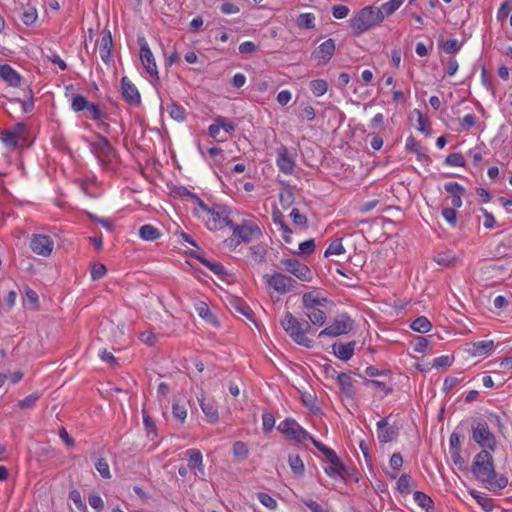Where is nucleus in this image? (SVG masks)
I'll return each instance as SVG.
<instances>
[{"mask_svg": "<svg viewBox=\"0 0 512 512\" xmlns=\"http://www.w3.org/2000/svg\"><path fill=\"white\" fill-rule=\"evenodd\" d=\"M346 252L343 244H342V239L341 238H338V239H335L334 241H332L328 248L326 249L325 253H324V256L326 258L330 257V256H333V255H342Z\"/></svg>", "mask_w": 512, "mask_h": 512, "instance_id": "obj_39", "label": "nucleus"}, {"mask_svg": "<svg viewBox=\"0 0 512 512\" xmlns=\"http://www.w3.org/2000/svg\"><path fill=\"white\" fill-rule=\"evenodd\" d=\"M53 247L54 241L50 236L36 233L31 235L30 248L35 254L48 257L51 255Z\"/></svg>", "mask_w": 512, "mask_h": 512, "instance_id": "obj_13", "label": "nucleus"}, {"mask_svg": "<svg viewBox=\"0 0 512 512\" xmlns=\"http://www.w3.org/2000/svg\"><path fill=\"white\" fill-rule=\"evenodd\" d=\"M159 230L151 224H145L139 229V236L145 241H154L160 237Z\"/></svg>", "mask_w": 512, "mask_h": 512, "instance_id": "obj_31", "label": "nucleus"}, {"mask_svg": "<svg viewBox=\"0 0 512 512\" xmlns=\"http://www.w3.org/2000/svg\"><path fill=\"white\" fill-rule=\"evenodd\" d=\"M200 407L211 423H216L219 420L218 409L213 400H206L205 398L199 399Z\"/></svg>", "mask_w": 512, "mask_h": 512, "instance_id": "obj_25", "label": "nucleus"}, {"mask_svg": "<svg viewBox=\"0 0 512 512\" xmlns=\"http://www.w3.org/2000/svg\"><path fill=\"white\" fill-rule=\"evenodd\" d=\"M476 124V117L474 114H467L460 120L459 131H468Z\"/></svg>", "mask_w": 512, "mask_h": 512, "instance_id": "obj_58", "label": "nucleus"}, {"mask_svg": "<svg viewBox=\"0 0 512 512\" xmlns=\"http://www.w3.org/2000/svg\"><path fill=\"white\" fill-rule=\"evenodd\" d=\"M288 464L295 475L302 476L304 474L305 466L298 454H290L288 457Z\"/></svg>", "mask_w": 512, "mask_h": 512, "instance_id": "obj_32", "label": "nucleus"}, {"mask_svg": "<svg viewBox=\"0 0 512 512\" xmlns=\"http://www.w3.org/2000/svg\"><path fill=\"white\" fill-rule=\"evenodd\" d=\"M354 327V320L347 314H338L333 322L320 331L318 337H338L348 334Z\"/></svg>", "mask_w": 512, "mask_h": 512, "instance_id": "obj_7", "label": "nucleus"}, {"mask_svg": "<svg viewBox=\"0 0 512 512\" xmlns=\"http://www.w3.org/2000/svg\"><path fill=\"white\" fill-rule=\"evenodd\" d=\"M337 383L340 387L341 392L348 398H353L356 394L354 381L352 377L347 373L337 374Z\"/></svg>", "mask_w": 512, "mask_h": 512, "instance_id": "obj_23", "label": "nucleus"}, {"mask_svg": "<svg viewBox=\"0 0 512 512\" xmlns=\"http://www.w3.org/2000/svg\"><path fill=\"white\" fill-rule=\"evenodd\" d=\"M405 148L407 151L415 153L419 160L427 157L420 142L413 136L407 138Z\"/></svg>", "mask_w": 512, "mask_h": 512, "instance_id": "obj_34", "label": "nucleus"}, {"mask_svg": "<svg viewBox=\"0 0 512 512\" xmlns=\"http://www.w3.org/2000/svg\"><path fill=\"white\" fill-rule=\"evenodd\" d=\"M299 251L296 252L299 255H310L315 250V241L314 239H308L299 244Z\"/></svg>", "mask_w": 512, "mask_h": 512, "instance_id": "obj_56", "label": "nucleus"}, {"mask_svg": "<svg viewBox=\"0 0 512 512\" xmlns=\"http://www.w3.org/2000/svg\"><path fill=\"white\" fill-rule=\"evenodd\" d=\"M356 342L350 341L347 343H334L332 346L334 355L342 360L348 361L352 358L355 351Z\"/></svg>", "mask_w": 512, "mask_h": 512, "instance_id": "obj_21", "label": "nucleus"}, {"mask_svg": "<svg viewBox=\"0 0 512 512\" xmlns=\"http://www.w3.org/2000/svg\"><path fill=\"white\" fill-rule=\"evenodd\" d=\"M188 457V467L197 469L202 475L204 474L203 456L198 449H189L186 451Z\"/></svg>", "mask_w": 512, "mask_h": 512, "instance_id": "obj_26", "label": "nucleus"}, {"mask_svg": "<svg viewBox=\"0 0 512 512\" xmlns=\"http://www.w3.org/2000/svg\"><path fill=\"white\" fill-rule=\"evenodd\" d=\"M414 501L423 509H425L427 512H429L430 509H433L434 503L431 497H429L427 494L421 491L414 492L413 495Z\"/></svg>", "mask_w": 512, "mask_h": 512, "instance_id": "obj_35", "label": "nucleus"}, {"mask_svg": "<svg viewBox=\"0 0 512 512\" xmlns=\"http://www.w3.org/2000/svg\"><path fill=\"white\" fill-rule=\"evenodd\" d=\"M99 46V54L102 61L106 64H110L113 62L112 58V47L113 40L110 30L104 29L101 34V39L98 43Z\"/></svg>", "mask_w": 512, "mask_h": 512, "instance_id": "obj_17", "label": "nucleus"}, {"mask_svg": "<svg viewBox=\"0 0 512 512\" xmlns=\"http://www.w3.org/2000/svg\"><path fill=\"white\" fill-rule=\"evenodd\" d=\"M278 430L287 438L299 443H304L306 441L312 442V439H315L294 419H285L284 421L280 422L278 425Z\"/></svg>", "mask_w": 512, "mask_h": 512, "instance_id": "obj_8", "label": "nucleus"}, {"mask_svg": "<svg viewBox=\"0 0 512 512\" xmlns=\"http://www.w3.org/2000/svg\"><path fill=\"white\" fill-rule=\"evenodd\" d=\"M40 398V395L38 393H32L25 397L24 399L20 400L17 403V406L21 409H30L32 408L37 400Z\"/></svg>", "mask_w": 512, "mask_h": 512, "instance_id": "obj_54", "label": "nucleus"}, {"mask_svg": "<svg viewBox=\"0 0 512 512\" xmlns=\"http://www.w3.org/2000/svg\"><path fill=\"white\" fill-rule=\"evenodd\" d=\"M511 10H512V2L511 1H505L504 3L501 4L500 8L498 9L497 19L499 21L505 20L507 18V16L509 15Z\"/></svg>", "mask_w": 512, "mask_h": 512, "instance_id": "obj_60", "label": "nucleus"}, {"mask_svg": "<svg viewBox=\"0 0 512 512\" xmlns=\"http://www.w3.org/2000/svg\"><path fill=\"white\" fill-rule=\"evenodd\" d=\"M445 163L453 167H464L465 159L461 153H451L446 157Z\"/></svg>", "mask_w": 512, "mask_h": 512, "instance_id": "obj_50", "label": "nucleus"}, {"mask_svg": "<svg viewBox=\"0 0 512 512\" xmlns=\"http://www.w3.org/2000/svg\"><path fill=\"white\" fill-rule=\"evenodd\" d=\"M276 164L284 174H291L294 171L296 166L294 158L284 145L276 149Z\"/></svg>", "mask_w": 512, "mask_h": 512, "instance_id": "obj_15", "label": "nucleus"}, {"mask_svg": "<svg viewBox=\"0 0 512 512\" xmlns=\"http://www.w3.org/2000/svg\"><path fill=\"white\" fill-rule=\"evenodd\" d=\"M263 278L266 284L279 294H286L292 291L296 285V281L293 278L280 272L265 274Z\"/></svg>", "mask_w": 512, "mask_h": 512, "instance_id": "obj_10", "label": "nucleus"}, {"mask_svg": "<svg viewBox=\"0 0 512 512\" xmlns=\"http://www.w3.org/2000/svg\"><path fill=\"white\" fill-rule=\"evenodd\" d=\"M327 302L326 298H320L312 292L305 293L302 296L304 310L321 307Z\"/></svg>", "mask_w": 512, "mask_h": 512, "instance_id": "obj_28", "label": "nucleus"}, {"mask_svg": "<svg viewBox=\"0 0 512 512\" xmlns=\"http://www.w3.org/2000/svg\"><path fill=\"white\" fill-rule=\"evenodd\" d=\"M334 52L335 42L330 38L317 47V49L313 52V57L317 59L319 63L326 64L330 61Z\"/></svg>", "mask_w": 512, "mask_h": 512, "instance_id": "obj_19", "label": "nucleus"}, {"mask_svg": "<svg viewBox=\"0 0 512 512\" xmlns=\"http://www.w3.org/2000/svg\"><path fill=\"white\" fill-rule=\"evenodd\" d=\"M310 89L315 96L319 97L327 92L328 83L323 79H316L310 82Z\"/></svg>", "mask_w": 512, "mask_h": 512, "instance_id": "obj_42", "label": "nucleus"}, {"mask_svg": "<svg viewBox=\"0 0 512 512\" xmlns=\"http://www.w3.org/2000/svg\"><path fill=\"white\" fill-rule=\"evenodd\" d=\"M462 381V378L449 376L444 379L443 383V391L445 393H449L454 387H456L460 382Z\"/></svg>", "mask_w": 512, "mask_h": 512, "instance_id": "obj_62", "label": "nucleus"}, {"mask_svg": "<svg viewBox=\"0 0 512 512\" xmlns=\"http://www.w3.org/2000/svg\"><path fill=\"white\" fill-rule=\"evenodd\" d=\"M462 44L459 43L456 39H449L443 44V51L447 54H455L457 53Z\"/></svg>", "mask_w": 512, "mask_h": 512, "instance_id": "obj_57", "label": "nucleus"}, {"mask_svg": "<svg viewBox=\"0 0 512 512\" xmlns=\"http://www.w3.org/2000/svg\"><path fill=\"white\" fill-rule=\"evenodd\" d=\"M494 348L493 340H482L468 345L467 352L473 357L488 355Z\"/></svg>", "mask_w": 512, "mask_h": 512, "instance_id": "obj_20", "label": "nucleus"}, {"mask_svg": "<svg viewBox=\"0 0 512 512\" xmlns=\"http://www.w3.org/2000/svg\"><path fill=\"white\" fill-rule=\"evenodd\" d=\"M257 499L259 502L264 505L265 507L274 510L277 507V501L271 497L269 494L260 492L257 494Z\"/></svg>", "mask_w": 512, "mask_h": 512, "instance_id": "obj_53", "label": "nucleus"}, {"mask_svg": "<svg viewBox=\"0 0 512 512\" xmlns=\"http://www.w3.org/2000/svg\"><path fill=\"white\" fill-rule=\"evenodd\" d=\"M231 305L236 312H238L241 315L245 316L246 318L252 320L253 311L246 303H244L240 299H234L231 302Z\"/></svg>", "mask_w": 512, "mask_h": 512, "instance_id": "obj_40", "label": "nucleus"}, {"mask_svg": "<svg viewBox=\"0 0 512 512\" xmlns=\"http://www.w3.org/2000/svg\"><path fill=\"white\" fill-rule=\"evenodd\" d=\"M429 344H430V340L428 338L422 337V336H417L412 342L414 351L418 352V353L426 352V350L429 347Z\"/></svg>", "mask_w": 512, "mask_h": 512, "instance_id": "obj_51", "label": "nucleus"}, {"mask_svg": "<svg viewBox=\"0 0 512 512\" xmlns=\"http://www.w3.org/2000/svg\"><path fill=\"white\" fill-rule=\"evenodd\" d=\"M202 264L210 269L215 275L224 278L228 273L226 271V268L218 263V262H211L210 260H202Z\"/></svg>", "mask_w": 512, "mask_h": 512, "instance_id": "obj_46", "label": "nucleus"}, {"mask_svg": "<svg viewBox=\"0 0 512 512\" xmlns=\"http://www.w3.org/2000/svg\"><path fill=\"white\" fill-rule=\"evenodd\" d=\"M446 192L452 195L451 205L454 208L462 206V197L465 194V188L457 182H447L444 185Z\"/></svg>", "mask_w": 512, "mask_h": 512, "instance_id": "obj_22", "label": "nucleus"}, {"mask_svg": "<svg viewBox=\"0 0 512 512\" xmlns=\"http://www.w3.org/2000/svg\"><path fill=\"white\" fill-rule=\"evenodd\" d=\"M315 16L312 13H302L297 17V25L303 29L314 27Z\"/></svg>", "mask_w": 512, "mask_h": 512, "instance_id": "obj_44", "label": "nucleus"}, {"mask_svg": "<svg viewBox=\"0 0 512 512\" xmlns=\"http://www.w3.org/2000/svg\"><path fill=\"white\" fill-rule=\"evenodd\" d=\"M85 117L94 121L104 120L108 118V115L103 112L99 105L89 102L88 107L84 111Z\"/></svg>", "mask_w": 512, "mask_h": 512, "instance_id": "obj_30", "label": "nucleus"}, {"mask_svg": "<svg viewBox=\"0 0 512 512\" xmlns=\"http://www.w3.org/2000/svg\"><path fill=\"white\" fill-rule=\"evenodd\" d=\"M172 414L175 419L179 420L180 422H184L187 417V410L183 405L174 403L172 407Z\"/></svg>", "mask_w": 512, "mask_h": 512, "instance_id": "obj_59", "label": "nucleus"}, {"mask_svg": "<svg viewBox=\"0 0 512 512\" xmlns=\"http://www.w3.org/2000/svg\"><path fill=\"white\" fill-rule=\"evenodd\" d=\"M442 216L443 218L453 227L457 224V213L455 208L452 207H445L442 209Z\"/></svg>", "mask_w": 512, "mask_h": 512, "instance_id": "obj_55", "label": "nucleus"}, {"mask_svg": "<svg viewBox=\"0 0 512 512\" xmlns=\"http://www.w3.org/2000/svg\"><path fill=\"white\" fill-rule=\"evenodd\" d=\"M312 443L325 455V459L328 461V465L324 468L325 473L331 478L344 477L343 474L346 468L336 452L316 439H312Z\"/></svg>", "mask_w": 512, "mask_h": 512, "instance_id": "obj_6", "label": "nucleus"}, {"mask_svg": "<svg viewBox=\"0 0 512 512\" xmlns=\"http://www.w3.org/2000/svg\"><path fill=\"white\" fill-rule=\"evenodd\" d=\"M140 340L148 346H154L157 343V337L152 331H144L139 335Z\"/></svg>", "mask_w": 512, "mask_h": 512, "instance_id": "obj_63", "label": "nucleus"}, {"mask_svg": "<svg viewBox=\"0 0 512 512\" xmlns=\"http://www.w3.org/2000/svg\"><path fill=\"white\" fill-rule=\"evenodd\" d=\"M196 311H197L198 315L201 318L205 319L206 321H208L210 323L216 322L215 316L213 315L209 306L206 303H204V302L198 303L196 305Z\"/></svg>", "mask_w": 512, "mask_h": 512, "instance_id": "obj_43", "label": "nucleus"}, {"mask_svg": "<svg viewBox=\"0 0 512 512\" xmlns=\"http://www.w3.org/2000/svg\"><path fill=\"white\" fill-rule=\"evenodd\" d=\"M273 221L274 223L278 224L280 226V230L282 231V238L286 243L292 242V230L289 228V226L285 223L283 219V215L280 211L273 212Z\"/></svg>", "mask_w": 512, "mask_h": 512, "instance_id": "obj_29", "label": "nucleus"}, {"mask_svg": "<svg viewBox=\"0 0 512 512\" xmlns=\"http://www.w3.org/2000/svg\"><path fill=\"white\" fill-rule=\"evenodd\" d=\"M455 261H456V257L450 251L440 253L435 257V262L444 267L452 266L455 263Z\"/></svg>", "mask_w": 512, "mask_h": 512, "instance_id": "obj_45", "label": "nucleus"}, {"mask_svg": "<svg viewBox=\"0 0 512 512\" xmlns=\"http://www.w3.org/2000/svg\"><path fill=\"white\" fill-rule=\"evenodd\" d=\"M492 451L482 449L474 457L471 472L491 492H499L508 485V478L495 471Z\"/></svg>", "mask_w": 512, "mask_h": 512, "instance_id": "obj_1", "label": "nucleus"}, {"mask_svg": "<svg viewBox=\"0 0 512 512\" xmlns=\"http://www.w3.org/2000/svg\"><path fill=\"white\" fill-rule=\"evenodd\" d=\"M0 78L13 87L21 82V75L8 64L0 65Z\"/></svg>", "mask_w": 512, "mask_h": 512, "instance_id": "obj_24", "label": "nucleus"}, {"mask_svg": "<svg viewBox=\"0 0 512 512\" xmlns=\"http://www.w3.org/2000/svg\"><path fill=\"white\" fill-rule=\"evenodd\" d=\"M37 11L34 7H28L21 12L20 19L27 25H32L37 19Z\"/></svg>", "mask_w": 512, "mask_h": 512, "instance_id": "obj_48", "label": "nucleus"}, {"mask_svg": "<svg viewBox=\"0 0 512 512\" xmlns=\"http://www.w3.org/2000/svg\"><path fill=\"white\" fill-rule=\"evenodd\" d=\"M397 489L400 494L408 495L411 493V476L402 474L397 481Z\"/></svg>", "mask_w": 512, "mask_h": 512, "instance_id": "obj_41", "label": "nucleus"}, {"mask_svg": "<svg viewBox=\"0 0 512 512\" xmlns=\"http://www.w3.org/2000/svg\"><path fill=\"white\" fill-rule=\"evenodd\" d=\"M383 21L382 10L375 6H366L360 9L349 20L350 27L355 36H360L375 25Z\"/></svg>", "mask_w": 512, "mask_h": 512, "instance_id": "obj_3", "label": "nucleus"}, {"mask_svg": "<svg viewBox=\"0 0 512 512\" xmlns=\"http://www.w3.org/2000/svg\"><path fill=\"white\" fill-rule=\"evenodd\" d=\"M304 314L310 320L309 323L316 326H322L327 319L326 313L321 307L304 310Z\"/></svg>", "mask_w": 512, "mask_h": 512, "instance_id": "obj_27", "label": "nucleus"}, {"mask_svg": "<svg viewBox=\"0 0 512 512\" xmlns=\"http://www.w3.org/2000/svg\"><path fill=\"white\" fill-rule=\"evenodd\" d=\"M167 111L170 117L178 122H182L186 118L185 109L175 102L167 105Z\"/></svg>", "mask_w": 512, "mask_h": 512, "instance_id": "obj_38", "label": "nucleus"}, {"mask_svg": "<svg viewBox=\"0 0 512 512\" xmlns=\"http://www.w3.org/2000/svg\"><path fill=\"white\" fill-rule=\"evenodd\" d=\"M0 139L3 142V144L9 149L16 148L18 144V138L10 130L2 131L0 134Z\"/></svg>", "mask_w": 512, "mask_h": 512, "instance_id": "obj_47", "label": "nucleus"}, {"mask_svg": "<svg viewBox=\"0 0 512 512\" xmlns=\"http://www.w3.org/2000/svg\"><path fill=\"white\" fill-rule=\"evenodd\" d=\"M410 327L416 332L427 333L431 330L432 324L425 316H420L411 323Z\"/></svg>", "mask_w": 512, "mask_h": 512, "instance_id": "obj_37", "label": "nucleus"}, {"mask_svg": "<svg viewBox=\"0 0 512 512\" xmlns=\"http://www.w3.org/2000/svg\"><path fill=\"white\" fill-rule=\"evenodd\" d=\"M122 97L131 106H138L141 103V96L137 87L127 78L121 79Z\"/></svg>", "mask_w": 512, "mask_h": 512, "instance_id": "obj_16", "label": "nucleus"}, {"mask_svg": "<svg viewBox=\"0 0 512 512\" xmlns=\"http://www.w3.org/2000/svg\"><path fill=\"white\" fill-rule=\"evenodd\" d=\"M95 468L103 478H105V479L111 478L109 465L104 458H99L97 460V462L95 463Z\"/></svg>", "mask_w": 512, "mask_h": 512, "instance_id": "obj_52", "label": "nucleus"}, {"mask_svg": "<svg viewBox=\"0 0 512 512\" xmlns=\"http://www.w3.org/2000/svg\"><path fill=\"white\" fill-rule=\"evenodd\" d=\"M217 121L219 122L221 129L225 130L227 133H232L236 129L235 123L223 116H218Z\"/></svg>", "mask_w": 512, "mask_h": 512, "instance_id": "obj_61", "label": "nucleus"}, {"mask_svg": "<svg viewBox=\"0 0 512 512\" xmlns=\"http://www.w3.org/2000/svg\"><path fill=\"white\" fill-rule=\"evenodd\" d=\"M233 454L240 459H246L249 455L247 444L242 441H236L233 444Z\"/></svg>", "mask_w": 512, "mask_h": 512, "instance_id": "obj_49", "label": "nucleus"}, {"mask_svg": "<svg viewBox=\"0 0 512 512\" xmlns=\"http://www.w3.org/2000/svg\"><path fill=\"white\" fill-rule=\"evenodd\" d=\"M377 436L380 443H388L397 438L398 430L388 423V418H382L377 422Z\"/></svg>", "mask_w": 512, "mask_h": 512, "instance_id": "obj_18", "label": "nucleus"}, {"mask_svg": "<svg viewBox=\"0 0 512 512\" xmlns=\"http://www.w3.org/2000/svg\"><path fill=\"white\" fill-rule=\"evenodd\" d=\"M138 44L140 47V60L145 71L150 75V77L159 79L155 57L149 48L146 38L144 36L138 37Z\"/></svg>", "mask_w": 512, "mask_h": 512, "instance_id": "obj_12", "label": "nucleus"}, {"mask_svg": "<svg viewBox=\"0 0 512 512\" xmlns=\"http://www.w3.org/2000/svg\"><path fill=\"white\" fill-rule=\"evenodd\" d=\"M199 210L202 212L201 216L210 230H220L223 227L232 226V219H230L226 208L223 206L213 205V207H209L202 200H199Z\"/></svg>", "mask_w": 512, "mask_h": 512, "instance_id": "obj_5", "label": "nucleus"}, {"mask_svg": "<svg viewBox=\"0 0 512 512\" xmlns=\"http://www.w3.org/2000/svg\"><path fill=\"white\" fill-rule=\"evenodd\" d=\"M277 267L289 272L301 281L311 280L312 273L310 268L295 258H283Z\"/></svg>", "mask_w": 512, "mask_h": 512, "instance_id": "obj_11", "label": "nucleus"}, {"mask_svg": "<svg viewBox=\"0 0 512 512\" xmlns=\"http://www.w3.org/2000/svg\"><path fill=\"white\" fill-rule=\"evenodd\" d=\"M251 258L255 263H263L266 261L267 249L263 244L253 245L249 248Z\"/></svg>", "mask_w": 512, "mask_h": 512, "instance_id": "obj_33", "label": "nucleus"}, {"mask_svg": "<svg viewBox=\"0 0 512 512\" xmlns=\"http://www.w3.org/2000/svg\"><path fill=\"white\" fill-rule=\"evenodd\" d=\"M70 100H71V109L76 113L84 112L90 102L86 99V97H84L80 94H72Z\"/></svg>", "mask_w": 512, "mask_h": 512, "instance_id": "obj_36", "label": "nucleus"}, {"mask_svg": "<svg viewBox=\"0 0 512 512\" xmlns=\"http://www.w3.org/2000/svg\"><path fill=\"white\" fill-rule=\"evenodd\" d=\"M90 150L100 161L109 160L114 153L108 139L100 134H97L96 140L90 143Z\"/></svg>", "mask_w": 512, "mask_h": 512, "instance_id": "obj_14", "label": "nucleus"}, {"mask_svg": "<svg viewBox=\"0 0 512 512\" xmlns=\"http://www.w3.org/2000/svg\"><path fill=\"white\" fill-rule=\"evenodd\" d=\"M290 216L294 224L305 227L307 224V217L300 213L299 209H292Z\"/></svg>", "mask_w": 512, "mask_h": 512, "instance_id": "obj_64", "label": "nucleus"}, {"mask_svg": "<svg viewBox=\"0 0 512 512\" xmlns=\"http://www.w3.org/2000/svg\"><path fill=\"white\" fill-rule=\"evenodd\" d=\"M232 236L224 241V244L230 249H236L241 243H249L262 235L259 226L252 221L243 220L241 224H235L232 221Z\"/></svg>", "mask_w": 512, "mask_h": 512, "instance_id": "obj_4", "label": "nucleus"}, {"mask_svg": "<svg viewBox=\"0 0 512 512\" xmlns=\"http://www.w3.org/2000/svg\"><path fill=\"white\" fill-rule=\"evenodd\" d=\"M281 326L298 345L306 348L313 347L314 341L306 337V333H309L312 328L308 321L299 320L291 312L287 311L281 320Z\"/></svg>", "mask_w": 512, "mask_h": 512, "instance_id": "obj_2", "label": "nucleus"}, {"mask_svg": "<svg viewBox=\"0 0 512 512\" xmlns=\"http://www.w3.org/2000/svg\"><path fill=\"white\" fill-rule=\"evenodd\" d=\"M472 438L483 449L494 451L496 448V438L485 421L472 426Z\"/></svg>", "mask_w": 512, "mask_h": 512, "instance_id": "obj_9", "label": "nucleus"}]
</instances>
